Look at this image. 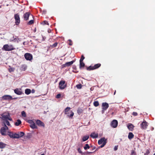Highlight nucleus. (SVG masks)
Instances as JSON below:
<instances>
[{"mask_svg": "<svg viewBox=\"0 0 155 155\" xmlns=\"http://www.w3.org/2000/svg\"><path fill=\"white\" fill-rule=\"evenodd\" d=\"M34 23V20H33L30 21L27 23L28 25H31Z\"/></svg>", "mask_w": 155, "mask_h": 155, "instance_id": "nucleus-37", "label": "nucleus"}, {"mask_svg": "<svg viewBox=\"0 0 155 155\" xmlns=\"http://www.w3.org/2000/svg\"><path fill=\"white\" fill-rule=\"evenodd\" d=\"M107 141V139H105L104 137H102L99 140L98 142V144L100 145L103 143L100 146V147L101 148L103 147L106 143Z\"/></svg>", "mask_w": 155, "mask_h": 155, "instance_id": "nucleus-4", "label": "nucleus"}, {"mask_svg": "<svg viewBox=\"0 0 155 155\" xmlns=\"http://www.w3.org/2000/svg\"><path fill=\"white\" fill-rule=\"evenodd\" d=\"M14 18L15 20V24L17 25H18L20 22V19L19 15L18 14H15Z\"/></svg>", "mask_w": 155, "mask_h": 155, "instance_id": "nucleus-11", "label": "nucleus"}, {"mask_svg": "<svg viewBox=\"0 0 155 155\" xmlns=\"http://www.w3.org/2000/svg\"><path fill=\"white\" fill-rule=\"evenodd\" d=\"M69 45H72V44H71V43H70V44H69Z\"/></svg>", "mask_w": 155, "mask_h": 155, "instance_id": "nucleus-53", "label": "nucleus"}, {"mask_svg": "<svg viewBox=\"0 0 155 155\" xmlns=\"http://www.w3.org/2000/svg\"><path fill=\"white\" fill-rule=\"evenodd\" d=\"M96 148V147H94L93 148H92V150H94V149H95Z\"/></svg>", "mask_w": 155, "mask_h": 155, "instance_id": "nucleus-51", "label": "nucleus"}, {"mask_svg": "<svg viewBox=\"0 0 155 155\" xmlns=\"http://www.w3.org/2000/svg\"><path fill=\"white\" fill-rule=\"evenodd\" d=\"M83 109L80 108H78L77 110V113L80 115L83 112Z\"/></svg>", "mask_w": 155, "mask_h": 155, "instance_id": "nucleus-28", "label": "nucleus"}, {"mask_svg": "<svg viewBox=\"0 0 155 155\" xmlns=\"http://www.w3.org/2000/svg\"><path fill=\"white\" fill-rule=\"evenodd\" d=\"M90 147L89 146L88 144H86L85 145V146L84 147V149L85 150H86L87 149H89Z\"/></svg>", "mask_w": 155, "mask_h": 155, "instance_id": "nucleus-33", "label": "nucleus"}, {"mask_svg": "<svg viewBox=\"0 0 155 155\" xmlns=\"http://www.w3.org/2000/svg\"><path fill=\"white\" fill-rule=\"evenodd\" d=\"M134 134L131 132H130L128 135V138L129 139H131L134 137Z\"/></svg>", "mask_w": 155, "mask_h": 155, "instance_id": "nucleus-21", "label": "nucleus"}, {"mask_svg": "<svg viewBox=\"0 0 155 155\" xmlns=\"http://www.w3.org/2000/svg\"><path fill=\"white\" fill-rule=\"evenodd\" d=\"M3 123L4 125H6V124L8 126H10V124L9 122L8 121V120H5L3 121Z\"/></svg>", "mask_w": 155, "mask_h": 155, "instance_id": "nucleus-26", "label": "nucleus"}, {"mask_svg": "<svg viewBox=\"0 0 155 155\" xmlns=\"http://www.w3.org/2000/svg\"><path fill=\"white\" fill-rule=\"evenodd\" d=\"M6 144L2 142H0V148H3L5 147Z\"/></svg>", "mask_w": 155, "mask_h": 155, "instance_id": "nucleus-27", "label": "nucleus"}, {"mask_svg": "<svg viewBox=\"0 0 155 155\" xmlns=\"http://www.w3.org/2000/svg\"><path fill=\"white\" fill-rule=\"evenodd\" d=\"M25 42H24L23 43V44L24 45H25Z\"/></svg>", "mask_w": 155, "mask_h": 155, "instance_id": "nucleus-57", "label": "nucleus"}, {"mask_svg": "<svg viewBox=\"0 0 155 155\" xmlns=\"http://www.w3.org/2000/svg\"><path fill=\"white\" fill-rule=\"evenodd\" d=\"M21 123V121L20 120L18 119L17 120V121L15 122V124L16 126H18Z\"/></svg>", "mask_w": 155, "mask_h": 155, "instance_id": "nucleus-25", "label": "nucleus"}, {"mask_svg": "<svg viewBox=\"0 0 155 155\" xmlns=\"http://www.w3.org/2000/svg\"><path fill=\"white\" fill-rule=\"evenodd\" d=\"M89 138V136H84L82 138V140L83 141L87 140Z\"/></svg>", "mask_w": 155, "mask_h": 155, "instance_id": "nucleus-29", "label": "nucleus"}, {"mask_svg": "<svg viewBox=\"0 0 155 155\" xmlns=\"http://www.w3.org/2000/svg\"><path fill=\"white\" fill-rule=\"evenodd\" d=\"M36 123L37 125L40 127H45L44 124L42 122L41 120H35Z\"/></svg>", "mask_w": 155, "mask_h": 155, "instance_id": "nucleus-14", "label": "nucleus"}, {"mask_svg": "<svg viewBox=\"0 0 155 155\" xmlns=\"http://www.w3.org/2000/svg\"><path fill=\"white\" fill-rule=\"evenodd\" d=\"M15 93L18 95H20L22 94V92L21 91V89L16 88L14 90Z\"/></svg>", "mask_w": 155, "mask_h": 155, "instance_id": "nucleus-16", "label": "nucleus"}, {"mask_svg": "<svg viewBox=\"0 0 155 155\" xmlns=\"http://www.w3.org/2000/svg\"><path fill=\"white\" fill-rule=\"evenodd\" d=\"M98 134H96L94 132L92 133L90 135L91 137L93 138H96L98 137Z\"/></svg>", "mask_w": 155, "mask_h": 155, "instance_id": "nucleus-19", "label": "nucleus"}, {"mask_svg": "<svg viewBox=\"0 0 155 155\" xmlns=\"http://www.w3.org/2000/svg\"><path fill=\"white\" fill-rule=\"evenodd\" d=\"M85 66V64L83 61H80L79 68L81 69L82 68H83Z\"/></svg>", "mask_w": 155, "mask_h": 155, "instance_id": "nucleus-24", "label": "nucleus"}, {"mask_svg": "<svg viewBox=\"0 0 155 155\" xmlns=\"http://www.w3.org/2000/svg\"><path fill=\"white\" fill-rule=\"evenodd\" d=\"M2 98L4 100H8V101L13 99H15L17 98V97L12 98V96L8 95H5L2 96Z\"/></svg>", "mask_w": 155, "mask_h": 155, "instance_id": "nucleus-7", "label": "nucleus"}, {"mask_svg": "<svg viewBox=\"0 0 155 155\" xmlns=\"http://www.w3.org/2000/svg\"><path fill=\"white\" fill-rule=\"evenodd\" d=\"M102 113H103L108 108L109 105L107 103L105 102L102 103Z\"/></svg>", "mask_w": 155, "mask_h": 155, "instance_id": "nucleus-9", "label": "nucleus"}, {"mask_svg": "<svg viewBox=\"0 0 155 155\" xmlns=\"http://www.w3.org/2000/svg\"><path fill=\"white\" fill-rule=\"evenodd\" d=\"M118 124L117 121L116 120H114L111 123V126L113 128H116Z\"/></svg>", "mask_w": 155, "mask_h": 155, "instance_id": "nucleus-13", "label": "nucleus"}, {"mask_svg": "<svg viewBox=\"0 0 155 155\" xmlns=\"http://www.w3.org/2000/svg\"><path fill=\"white\" fill-rule=\"evenodd\" d=\"M153 155H155V153L153 154Z\"/></svg>", "mask_w": 155, "mask_h": 155, "instance_id": "nucleus-59", "label": "nucleus"}, {"mask_svg": "<svg viewBox=\"0 0 155 155\" xmlns=\"http://www.w3.org/2000/svg\"><path fill=\"white\" fill-rule=\"evenodd\" d=\"M4 127H4V128L5 129V130H8V127L7 126H6V125H4Z\"/></svg>", "mask_w": 155, "mask_h": 155, "instance_id": "nucleus-46", "label": "nucleus"}, {"mask_svg": "<svg viewBox=\"0 0 155 155\" xmlns=\"http://www.w3.org/2000/svg\"><path fill=\"white\" fill-rule=\"evenodd\" d=\"M31 90L29 89H26L25 90V93L27 95H28L31 93Z\"/></svg>", "mask_w": 155, "mask_h": 155, "instance_id": "nucleus-22", "label": "nucleus"}, {"mask_svg": "<svg viewBox=\"0 0 155 155\" xmlns=\"http://www.w3.org/2000/svg\"><path fill=\"white\" fill-rule=\"evenodd\" d=\"M19 138V134H17L15 133L14 134L13 138Z\"/></svg>", "mask_w": 155, "mask_h": 155, "instance_id": "nucleus-31", "label": "nucleus"}, {"mask_svg": "<svg viewBox=\"0 0 155 155\" xmlns=\"http://www.w3.org/2000/svg\"><path fill=\"white\" fill-rule=\"evenodd\" d=\"M93 104L94 106L96 107L98 106L99 105V102L97 101H94Z\"/></svg>", "mask_w": 155, "mask_h": 155, "instance_id": "nucleus-32", "label": "nucleus"}, {"mask_svg": "<svg viewBox=\"0 0 155 155\" xmlns=\"http://www.w3.org/2000/svg\"><path fill=\"white\" fill-rule=\"evenodd\" d=\"M101 65L100 63H98L95 64L94 66H90L87 68V69L88 71L96 69L99 68Z\"/></svg>", "mask_w": 155, "mask_h": 155, "instance_id": "nucleus-5", "label": "nucleus"}, {"mask_svg": "<svg viewBox=\"0 0 155 155\" xmlns=\"http://www.w3.org/2000/svg\"><path fill=\"white\" fill-rule=\"evenodd\" d=\"M41 155H45L43 154H41Z\"/></svg>", "mask_w": 155, "mask_h": 155, "instance_id": "nucleus-58", "label": "nucleus"}, {"mask_svg": "<svg viewBox=\"0 0 155 155\" xmlns=\"http://www.w3.org/2000/svg\"><path fill=\"white\" fill-rule=\"evenodd\" d=\"M70 109V107H67L64 110V113L65 114L67 115L68 117L72 118L74 116V113L72 111L69 110Z\"/></svg>", "mask_w": 155, "mask_h": 155, "instance_id": "nucleus-2", "label": "nucleus"}, {"mask_svg": "<svg viewBox=\"0 0 155 155\" xmlns=\"http://www.w3.org/2000/svg\"><path fill=\"white\" fill-rule=\"evenodd\" d=\"M150 153L149 150L147 149L146 150V153H144V155H148Z\"/></svg>", "mask_w": 155, "mask_h": 155, "instance_id": "nucleus-39", "label": "nucleus"}, {"mask_svg": "<svg viewBox=\"0 0 155 155\" xmlns=\"http://www.w3.org/2000/svg\"><path fill=\"white\" fill-rule=\"evenodd\" d=\"M78 152L80 153H82V152L81 151V149H80V148H78Z\"/></svg>", "mask_w": 155, "mask_h": 155, "instance_id": "nucleus-45", "label": "nucleus"}, {"mask_svg": "<svg viewBox=\"0 0 155 155\" xmlns=\"http://www.w3.org/2000/svg\"><path fill=\"white\" fill-rule=\"evenodd\" d=\"M90 89H91V90H92V88H91Z\"/></svg>", "mask_w": 155, "mask_h": 155, "instance_id": "nucleus-55", "label": "nucleus"}, {"mask_svg": "<svg viewBox=\"0 0 155 155\" xmlns=\"http://www.w3.org/2000/svg\"><path fill=\"white\" fill-rule=\"evenodd\" d=\"M116 93V91L115 90L114 92V95H115V94Z\"/></svg>", "mask_w": 155, "mask_h": 155, "instance_id": "nucleus-52", "label": "nucleus"}, {"mask_svg": "<svg viewBox=\"0 0 155 155\" xmlns=\"http://www.w3.org/2000/svg\"><path fill=\"white\" fill-rule=\"evenodd\" d=\"M68 113H69V114L70 115V112H68Z\"/></svg>", "mask_w": 155, "mask_h": 155, "instance_id": "nucleus-54", "label": "nucleus"}, {"mask_svg": "<svg viewBox=\"0 0 155 155\" xmlns=\"http://www.w3.org/2000/svg\"><path fill=\"white\" fill-rule=\"evenodd\" d=\"M21 114L23 117H26V113L24 111H22Z\"/></svg>", "mask_w": 155, "mask_h": 155, "instance_id": "nucleus-35", "label": "nucleus"}, {"mask_svg": "<svg viewBox=\"0 0 155 155\" xmlns=\"http://www.w3.org/2000/svg\"><path fill=\"white\" fill-rule=\"evenodd\" d=\"M69 41H71V40H69Z\"/></svg>", "mask_w": 155, "mask_h": 155, "instance_id": "nucleus-56", "label": "nucleus"}, {"mask_svg": "<svg viewBox=\"0 0 155 155\" xmlns=\"http://www.w3.org/2000/svg\"><path fill=\"white\" fill-rule=\"evenodd\" d=\"M61 94H59L56 95V98L57 99L61 97Z\"/></svg>", "mask_w": 155, "mask_h": 155, "instance_id": "nucleus-43", "label": "nucleus"}, {"mask_svg": "<svg viewBox=\"0 0 155 155\" xmlns=\"http://www.w3.org/2000/svg\"><path fill=\"white\" fill-rule=\"evenodd\" d=\"M85 58L83 55H81V57L80 60V61H83Z\"/></svg>", "mask_w": 155, "mask_h": 155, "instance_id": "nucleus-41", "label": "nucleus"}, {"mask_svg": "<svg viewBox=\"0 0 155 155\" xmlns=\"http://www.w3.org/2000/svg\"><path fill=\"white\" fill-rule=\"evenodd\" d=\"M65 81H61L59 83V87L60 89H64L66 87V85L64 84Z\"/></svg>", "mask_w": 155, "mask_h": 155, "instance_id": "nucleus-8", "label": "nucleus"}, {"mask_svg": "<svg viewBox=\"0 0 155 155\" xmlns=\"http://www.w3.org/2000/svg\"><path fill=\"white\" fill-rule=\"evenodd\" d=\"M141 128L142 129H146L148 125V123L145 120L141 124Z\"/></svg>", "mask_w": 155, "mask_h": 155, "instance_id": "nucleus-12", "label": "nucleus"}, {"mask_svg": "<svg viewBox=\"0 0 155 155\" xmlns=\"http://www.w3.org/2000/svg\"><path fill=\"white\" fill-rule=\"evenodd\" d=\"M42 37L43 38V41H45L46 39V37L44 36H42Z\"/></svg>", "mask_w": 155, "mask_h": 155, "instance_id": "nucleus-49", "label": "nucleus"}, {"mask_svg": "<svg viewBox=\"0 0 155 155\" xmlns=\"http://www.w3.org/2000/svg\"><path fill=\"white\" fill-rule=\"evenodd\" d=\"M18 134H19V137H23L25 135V133L23 132H20Z\"/></svg>", "mask_w": 155, "mask_h": 155, "instance_id": "nucleus-36", "label": "nucleus"}, {"mask_svg": "<svg viewBox=\"0 0 155 155\" xmlns=\"http://www.w3.org/2000/svg\"><path fill=\"white\" fill-rule=\"evenodd\" d=\"M7 131L4 127H2L0 130V132L2 135L5 136L6 135Z\"/></svg>", "mask_w": 155, "mask_h": 155, "instance_id": "nucleus-18", "label": "nucleus"}, {"mask_svg": "<svg viewBox=\"0 0 155 155\" xmlns=\"http://www.w3.org/2000/svg\"><path fill=\"white\" fill-rule=\"evenodd\" d=\"M94 152H87V154H90V153H93Z\"/></svg>", "mask_w": 155, "mask_h": 155, "instance_id": "nucleus-50", "label": "nucleus"}, {"mask_svg": "<svg viewBox=\"0 0 155 155\" xmlns=\"http://www.w3.org/2000/svg\"><path fill=\"white\" fill-rule=\"evenodd\" d=\"M118 149V146H115L114 147V150L116 151Z\"/></svg>", "mask_w": 155, "mask_h": 155, "instance_id": "nucleus-47", "label": "nucleus"}, {"mask_svg": "<svg viewBox=\"0 0 155 155\" xmlns=\"http://www.w3.org/2000/svg\"><path fill=\"white\" fill-rule=\"evenodd\" d=\"M27 68V66L23 64L21 66V71H25Z\"/></svg>", "mask_w": 155, "mask_h": 155, "instance_id": "nucleus-23", "label": "nucleus"}, {"mask_svg": "<svg viewBox=\"0 0 155 155\" xmlns=\"http://www.w3.org/2000/svg\"><path fill=\"white\" fill-rule=\"evenodd\" d=\"M1 116L2 117V118L3 121L6 120H8L10 121L12 120V119L10 117V114L8 113L5 112L2 114Z\"/></svg>", "mask_w": 155, "mask_h": 155, "instance_id": "nucleus-3", "label": "nucleus"}, {"mask_svg": "<svg viewBox=\"0 0 155 155\" xmlns=\"http://www.w3.org/2000/svg\"><path fill=\"white\" fill-rule=\"evenodd\" d=\"M58 44V43L56 42L53 45H51V47L52 48H53L54 47H56L57 46Z\"/></svg>", "mask_w": 155, "mask_h": 155, "instance_id": "nucleus-34", "label": "nucleus"}, {"mask_svg": "<svg viewBox=\"0 0 155 155\" xmlns=\"http://www.w3.org/2000/svg\"><path fill=\"white\" fill-rule=\"evenodd\" d=\"M134 126L132 124H129L128 126V129L130 131H132L134 127Z\"/></svg>", "mask_w": 155, "mask_h": 155, "instance_id": "nucleus-20", "label": "nucleus"}, {"mask_svg": "<svg viewBox=\"0 0 155 155\" xmlns=\"http://www.w3.org/2000/svg\"><path fill=\"white\" fill-rule=\"evenodd\" d=\"M25 59L28 61H31L33 58L32 55L29 53H26L24 55Z\"/></svg>", "mask_w": 155, "mask_h": 155, "instance_id": "nucleus-6", "label": "nucleus"}, {"mask_svg": "<svg viewBox=\"0 0 155 155\" xmlns=\"http://www.w3.org/2000/svg\"><path fill=\"white\" fill-rule=\"evenodd\" d=\"M14 134L12 132H8V134L9 136L11 138H13Z\"/></svg>", "mask_w": 155, "mask_h": 155, "instance_id": "nucleus-30", "label": "nucleus"}, {"mask_svg": "<svg viewBox=\"0 0 155 155\" xmlns=\"http://www.w3.org/2000/svg\"><path fill=\"white\" fill-rule=\"evenodd\" d=\"M15 49L12 45H8L5 44L4 45L2 48V50H5L6 51H10L13 50Z\"/></svg>", "mask_w": 155, "mask_h": 155, "instance_id": "nucleus-1", "label": "nucleus"}, {"mask_svg": "<svg viewBox=\"0 0 155 155\" xmlns=\"http://www.w3.org/2000/svg\"><path fill=\"white\" fill-rule=\"evenodd\" d=\"M75 61H74L73 60L71 61L67 62L66 63L64 64L63 65V67H69Z\"/></svg>", "mask_w": 155, "mask_h": 155, "instance_id": "nucleus-15", "label": "nucleus"}, {"mask_svg": "<svg viewBox=\"0 0 155 155\" xmlns=\"http://www.w3.org/2000/svg\"><path fill=\"white\" fill-rule=\"evenodd\" d=\"M35 91L34 89H32V90L31 91V92L32 93H34L35 92Z\"/></svg>", "mask_w": 155, "mask_h": 155, "instance_id": "nucleus-48", "label": "nucleus"}, {"mask_svg": "<svg viewBox=\"0 0 155 155\" xmlns=\"http://www.w3.org/2000/svg\"><path fill=\"white\" fill-rule=\"evenodd\" d=\"M44 25H49V23L47 21H44L42 23Z\"/></svg>", "mask_w": 155, "mask_h": 155, "instance_id": "nucleus-40", "label": "nucleus"}, {"mask_svg": "<svg viewBox=\"0 0 155 155\" xmlns=\"http://www.w3.org/2000/svg\"><path fill=\"white\" fill-rule=\"evenodd\" d=\"M131 155H136L134 150H131Z\"/></svg>", "mask_w": 155, "mask_h": 155, "instance_id": "nucleus-42", "label": "nucleus"}, {"mask_svg": "<svg viewBox=\"0 0 155 155\" xmlns=\"http://www.w3.org/2000/svg\"><path fill=\"white\" fill-rule=\"evenodd\" d=\"M76 87L78 89H81L82 87V85L81 84H78L76 85Z\"/></svg>", "mask_w": 155, "mask_h": 155, "instance_id": "nucleus-38", "label": "nucleus"}, {"mask_svg": "<svg viewBox=\"0 0 155 155\" xmlns=\"http://www.w3.org/2000/svg\"><path fill=\"white\" fill-rule=\"evenodd\" d=\"M138 114L137 113L135 112H134L132 113V115L134 116H136Z\"/></svg>", "mask_w": 155, "mask_h": 155, "instance_id": "nucleus-44", "label": "nucleus"}, {"mask_svg": "<svg viewBox=\"0 0 155 155\" xmlns=\"http://www.w3.org/2000/svg\"><path fill=\"white\" fill-rule=\"evenodd\" d=\"M30 15V12H27L25 13L23 15L24 20L27 21L28 19L29 16Z\"/></svg>", "mask_w": 155, "mask_h": 155, "instance_id": "nucleus-17", "label": "nucleus"}, {"mask_svg": "<svg viewBox=\"0 0 155 155\" xmlns=\"http://www.w3.org/2000/svg\"><path fill=\"white\" fill-rule=\"evenodd\" d=\"M28 122L30 124V126L31 128L33 129L37 128V126L35 125V122L32 120H28Z\"/></svg>", "mask_w": 155, "mask_h": 155, "instance_id": "nucleus-10", "label": "nucleus"}]
</instances>
